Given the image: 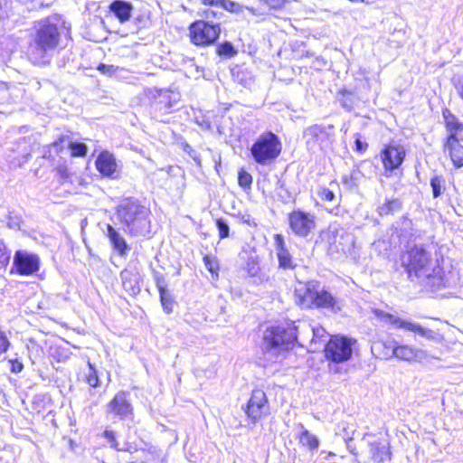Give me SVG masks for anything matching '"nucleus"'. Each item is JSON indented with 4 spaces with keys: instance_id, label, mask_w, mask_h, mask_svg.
<instances>
[{
    "instance_id": "f257e3e1",
    "label": "nucleus",
    "mask_w": 463,
    "mask_h": 463,
    "mask_svg": "<svg viewBox=\"0 0 463 463\" xmlns=\"http://www.w3.org/2000/svg\"><path fill=\"white\" fill-rule=\"evenodd\" d=\"M63 22L58 15H51L38 21L29 45L28 56L36 65L51 62L60 43Z\"/></svg>"
},
{
    "instance_id": "f03ea898",
    "label": "nucleus",
    "mask_w": 463,
    "mask_h": 463,
    "mask_svg": "<svg viewBox=\"0 0 463 463\" xmlns=\"http://www.w3.org/2000/svg\"><path fill=\"white\" fill-rule=\"evenodd\" d=\"M410 279H417L431 288L443 285L442 269L422 245L409 246L401 257Z\"/></svg>"
},
{
    "instance_id": "7ed1b4c3",
    "label": "nucleus",
    "mask_w": 463,
    "mask_h": 463,
    "mask_svg": "<svg viewBox=\"0 0 463 463\" xmlns=\"http://www.w3.org/2000/svg\"><path fill=\"white\" fill-rule=\"evenodd\" d=\"M116 213L130 236L146 237L150 234V210L137 200L133 198L122 200L117 206Z\"/></svg>"
},
{
    "instance_id": "20e7f679",
    "label": "nucleus",
    "mask_w": 463,
    "mask_h": 463,
    "mask_svg": "<svg viewBox=\"0 0 463 463\" xmlns=\"http://www.w3.org/2000/svg\"><path fill=\"white\" fill-rule=\"evenodd\" d=\"M297 331L295 322L267 327L262 336V350L271 356H278L295 344L298 338Z\"/></svg>"
},
{
    "instance_id": "39448f33",
    "label": "nucleus",
    "mask_w": 463,
    "mask_h": 463,
    "mask_svg": "<svg viewBox=\"0 0 463 463\" xmlns=\"http://www.w3.org/2000/svg\"><path fill=\"white\" fill-rule=\"evenodd\" d=\"M282 149L279 137L270 132H263L256 139L250 148V153L256 163L266 165L273 162Z\"/></svg>"
},
{
    "instance_id": "423d86ee",
    "label": "nucleus",
    "mask_w": 463,
    "mask_h": 463,
    "mask_svg": "<svg viewBox=\"0 0 463 463\" xmlns=\"http://www.w3.org/2000/svg\"><path fill=\"white\" fill-rule=\"evenodd\" d=\"M221 33L218 24L198 20L189 26L191 42L197 46H207L215 43Z\"/></svg>"
},
{
    "instance_id": "0eeeda50",
    "label": "nucleus",
    "mask_w": 463,
    "mask_h": 463,
    "mask_svg": "<svg viewBox=\"0 0 463 463\" xmlns=\"http://www.w3.org/2000/svg\"><path fill=\"white\" fill-rule=\"evenodd\" d=\"M297 295L299 298V304L306 308L309 307H323L328 309H335L336 301L333 295L325 289H315L307 286L303 294H300L301 290H296Z\"/></svg>"
},
{
    "instance_id": "6e6552de",
    "label": "nucleus",
    "mask_w": 463,
    "mask_h": 463,
    "mask_svg": "<svg viewBox=\"0 0 463 463\" xmlns=\"http://www.w3.org/2000/svg\"><path fill=\"white\" fill-rule=\"evenodd\" d=\"M354 343V340L345 336H332L325 347L326 357L335 363L345 362L352 356Z\"/></svg>"
},
{
    "instance_id": "1a4fd4ad",
    "label": "nucleus",
    "mask_w": 463,
    "mask_h": 463,
    "mask_svg": "<svg viewBox=\"0 0 463 463\" xmlns=\"http://www.w3.org/2000/svg\"><path fill=\"white\" fill-rule=\"evenodd\" d=\"M388 345V352L384 354L385 358L396 357L403 361L419 363H422L429 358L428 353L422 349L411 345H399L397 342H389Z\"/></svg>"
},
{
    "instance_id": "9d476101",
    "label": "nucleus",
    "mask_w": 463,
    "mask_h": 463,
    "mask_svg": "<svg viewBox=\"0 0 463 463\" xmlns=\"http://www.w3.org/2000/svg\"><path fill=\"white\" fill-rule=\"evenodd\" d=\"M151 107L160 115L171 113L180 100V93L170 90H156Z\"/></svg>"
},
{
    "instance_id": "9b49d317",
    "label": "nucleus",
    "mask_w": 463,
    "mask_h": 463,
    "mask_svg": "<svg viewBox=\"0 0 463 463\" xmlns=\"http://www.w3.org/2000/svg\"><path fill=\"white\" fill-rule=\"evenodd\" d=\"M291 231L299 237H307L316 228V218L313 214L296 210L288 215Z\"/></svg>"
},
{
    "instance_id": "f8f14e48",
    "label": "nucleus",
    "mask_w": 463,
    "mask_h": 463,
    "mask_svg": "<svg viewBox=\"0 0 463 463\" xmlns=\"http://www.w3.org/2000/svg\"><path fill=\"white\" fill-rule=\"evenodd\" d=\"M374 313L377 317H379L380 319L383 320L386 323H390L396 328H402L407 331L417 333L418 335L427 339L434 338L435 333L432 330L422 327L420 325L417 323L402 319L398 317L385 313L384 311L382 310H375Z\"/></svg>"
},
{
    "instance_id": "ddd939ff",
    "label": "nucleus",
    "mask_w": 463,
    "mask_h": 463,
    "mask_svg": "<svg viewBox=\"0 0 463 463\" xmlns=\"http://www.w3.org/2000/svg\"><path fill=\"white\" fill-rule=\"evenodd\" d=\"M329 244L336 251L347 253L354 246V236L347 230L339 225H331L329 227Z\"/></svg>"
},
{
    "instance_id": "4468645a",
    "label": "nucleus",
    "mask_w": 463,
    "mask_h": 463,
    "mask_svg": "<svg viewBox=\"0 0 463 463\" xmlns=\"http://www.w3.org/2000/svg\"><path fill=\"white\" fill-rule=\"evenodd\" d=\"M269 402L266 393L260 389L252 391L251 396L247 403L245 412L253 421L260 420L269 414Z\"/></svg>"
},
{
    "instance_id": "2eb2a0df",
    "label": "nucleus",
    "mask_w": 463,
    "mask_h": 463,
    "mask_svg": "<svg viewBox=\"0 0 463 463\" xmlns=\"http://www.w3.org/2000/svg\"><path fill=\"white\" fill-rule=\"evenodd\" d=\"M405 150L400 145L390 144L381 152V160L385 171L392 172L398 169L404 161Z\"/></svg>"
},
{
    "instance_id": "dca6fc26",
    "label": "nucleus",
    "mask_w": 463,
    "mask_h": 463,
    "mask_svg": "<svg viewBox=\"0 0 463 463\" xmlns=\"http://www.w3.org/2000/svg\"><path fill=\"white\" fill-rule=\"evenodd\" d=\"M14 264L19 274L31 275L39 269L40 260L36 254L17 250L14 257Z\"/></svg>"
},
{
    "instance_id": "f3484780",
    "label": "nucleus",
    "mask_w": 463,
    "mask_h": 463,
    "mask_svg": "<svg viewBox=\"0 0 463 463\" xmlns=\"http://www.w3.org/2000/svg\"><path fill=\"white\" fill-rule=\"evenodd\" d=\"M107 413L118 416L122 420L131 415L132 407L127 400L125 392H119L114 396L107 406Z\"/></svg>"
},
{
    "instance_id": "a211bd4d",
    "label": "nucleus",
    "mask_w": 463,
    "mask_h": 463,
    "mask_svg": "<svg viewBox=\"0 0 463 463\" xmlns=\"http://www.w3.org/2000/svg\"><path fill=\"white\" fill-rule=\"evenodd\" d=\"M333 128V126H323V125H313L308 127L304 131V137L306 138L307 144L313 147L316 146H321V144L329 138V130Z\"/></svg>"
},
{
    "instance_id": "6ab92c4d",
    "label": "nucleus",
    "mask_w": 463,
    "mask_h": 463,
    "mask_svg": "<svg viewBox=\"0 0 463 463\" xmlns=\"http://www.w3.org/2000/svg\"><path fill=\"white\" fill-rule=\"evenodd\" d=\"M98 171L106 177L115 178L118 170V164L115 156L108 152H101L95 162Z\"/></svg>"
},
{
    "instance_id": "aec40b11",
    "label": "nucleus",
    "mask_w": 463,
    "mask_h": 463,
    "mask_svg": "<svg viewBox=\"0 0 463 463\" xmlns=\"http://www.w3.org/2000/svg\"><path fill=\"white\" fill-rule=\"evenodd\" d=\"M274 241L279 268L283 269H294L297 264L286 247L283 236L276 234Z\"/></svg>"
},
{
    "instance_id": "412c9836",
    "label": "nucleus",
    "mask_w": 463,
    "mask_h": 463,
    "mask_svg": "<svg viewBox=\"0 0 463 463\" xmlns=\"http://www.w3.org/2000/svg\"><path fill=\"white\" fill-rule=\"evenodd\" d=\"M445 151L448 152L456 167L463 166V145L455 134H449L445 144Z\"/></svg>"
},
{
    "instance_id": "4be33fe9",
    "label": "nucleus",
    "mask_w": 463,
    "mask_h": 463,
    "mask_svg": "<svg viewBox=\"0 0 463 463\" xmlns=\"http://www.w3.org/2000/svg\"><path fill=\"white\" fill-rule=\"evenodd\" d=\"M107 236L114 250H116L119 256H126L130 250L124 237L110 224H107Z\"/></svg>"
},
{
    "instance_id": "5701e85b",
    "label": "nucleus",
    "mask_w": 463,
    "mask_h": 463,
    "mask_svg": "<svg viewBox=\"0 0 463 463\" xmlns=\"http://www.w3.org/2000/svg\"><path fill=\"white\" fill-rule=\"evenodd\" d=\"M371 458L375 463H383L390 459L388 444L383 440L369 442Z\"/></svg>"
},
{
    "instance_id": "b1692460",
    "label": "nucleus",
    "mask_w": 463,
    "mask_h": 463,
    "mask_svg": "<svg viewBox=\"0 0 463 463\" xmlns=\"http://www.w3.org/2000/svg\"><path fill=\"white\" fill-rule=\"evenodd\" d=\"M111 13L119 20L120 23L128 21L131 17L133 6L130 3L122 0H115L110 4Z\"/></svg>"
},
{
    "instance_id": "393cba45",
    "label": "nucleus",
    "mask_w": 463,
    "mask_h": 463,
    "mask_svg": "<svg viewBox=\"0 0 463 463\" xmlns=\"http://www.w3.org/2000/svg\"><path fill=\"white\" fill-rule=\"evenodd\" d=\"M201 1L203 5H210L211 7L214 8L213 10L205 11V15L207 18H209L210 14L215 16L220 10H228V11H232V12L237 11L236 7L238 6V5L232 1H229V0H201Z\"/></svg>"
},
{
    "instance_id": "a878e982",
    "label": "nucleus",
    "mask_w": 463,
    "mask_h": 463,
    "mask_svg": "<svg viewBox=\"0 0 463 463\" xmlns=\"http://www.w3.org/2000/svg\"><path fill=\"white\" fill-rule=\"evenodd\" d=\"M300 429L301 431L298 436L300 444L310 450L317 449L320 443L318 438L306 430L302 424H300Z\"/></svg>"
},
{
    "instance_id": "bb28decb",
    "label": "nucleus",
    "mask_w": 463,
    "mask_h": 463,
    "mask_svg": "<svg viewBox=\"0 0 463 463\" xmlns=\"http://www.w3.org/2000/svg\"><path fill=\"white\" fill-rule=\"evenodd\" d=\"M402 202L395 199H386V201L378 206L377 212L381 216L393 214L402 209Z\"/></svg>"
},
{
    "instance_id": "cd10ccee",
    "label": "nucleus",
    "mask_w": 463,
    "mask_h": 463,
    "mask_svg": "<svg viewBox=\"0 0 463 463\" xmlns=\"http://www.w3.org/2000/svg\"><path fill=\"white\" fill-rule=\"evenodd\" d=\"M443 115L449 134H455V137H457L460 132L463 131V125L459 123L457 118L450 114L449 111H444Z\"/></svg>"
},
{
    "instance_id": "c85d7f7f",
    "label": "nucleus",
    "mask_w": 463,
    "mask_h": 463,
    "mask_svg": "<svg viewBox=\"0 0 463 463\" xmlns=\"http://www.w3.org/2000/svg\"><path fill=\"white\" fill-rule=\"evenodd\" d=\"M122 284L124 288L128 290H132L134 293L138 291V287L137 285L138 284V276L137 274H133L128 270H124L120 274Z\"/></svg>"
},
{
    "instance_id": "c756f323",
    "label": "nucleus",
    "mask_w": 463,
    "mask_h": 463,
    "mask_svg": "<svg viewBox=\"0 0 463 463\" xmlns=\"http://www.w3.org/2000/svg\"><path fill=\"white\" fill-rule=\"evenodd\" d=\"M65 141H66L65 137H59L56 141H54L53 143H52L50 145L48 151L44 152L43 157L48 158V159L53 158L52 153H54L55 155H58L61 151H62L64 148Z\"/></svg>"
},
{
    "instance_id": "7c9ffc66",
    "label": "nucleus",
    "mask_w": 463,
    "mask_h": 463,
    "mask_svg": "<svg viewBox=\"0 0 463 463\" xmlns=\"http://www.w3.org/2000/svg\"><path fill=\"white\" fill-rule=\"evenodd\" d=\"M337 99L345 109L350 110L353 108L354 97L352 92L346 90H340L337 94Z\"/></svg>"
},
{
    "instance_id": "2f4dec72",
    "label": "nucleus",
    "mask_w": 463,
    "mask_h": 463,
    "mask_svg": "<svg viewBox=\"0 0 463 463\" xmlns=\"http://www.w3.org/2000/svg\"><path fill=\"white\" fill-rule=\"evenodd\" d=\"M205 268L212 273L213 277L218 278L219 263L214 257L206 255L203 257Z\"/></svg>"
},
{
    "instance_id": "473e14b6",
    "label": "nucleus",
    "mask_w": 463,
    "mask_h": 463,
    "mask_svg": "<svg viewBox=\"0 0 463 463\" xmlns=\"http://www.w3.org/2000/svg\"><path fill=\"white\" fill-rule=\"evenodd\" d=\"M104 436L107 439V440L109 442L110 446L112 448H114L115 449H117L118 451H125V450L128 449V445L127 444L124 443V444L120 445L117 441L116 435H115L114 431H112V430H105Z\"/></svg>"
},
{
    "instance_id": "72a5a7b5",
    "label": "nucleus",
    "mask_w": 463,
    "mask_h": 463,
    "mask_svg": "<svg viewBox=\"0 0 463 463\" xmlns=\"http://www.w3.org/2000/svg\"><path fill=\"white\" fill-rule=\"evenodd\" d=\"M68 146L73 156H84L87 154V146L84 143L69 142Z\"/></svg>"
},
{
    "instance_id": "f704fd0d",
    "label": "nucleus",
    "mask_w": 463,
    "mask_h": 463,
    "mask_svg": "<svg viewBox=\"0 0 463 463\" xmlns=\"http://www.w3.org/2000/svg\"><path fill=\"white\" fill-rule=\"evenodd\" d=\"M443 184L444 180L441 176L435 175L430 179V186L434 198H437L441 194Z\"/></svg>"
},
{
    "instance_id": "c9c22d12",
    "label": "nucleus",
    "mask_w": 463,
    "mask_h": 463,
    "mask_svg": "<svg viewBox=\"0 0 463 463\" xmlns=\"http://www.w3.org/2000/svg\"><path fill=\"white\" fill-rule=\"evenodd\" d=\"M358 172L354 170L348 175L342 176V182L348 189H353L357 186Z\"/></svg>"
},
{
    "instance_id": "e433bc0d",
    "label": "nucleus",
    "mask_w": 463,
    "mask_h": 463,
    "mask_svg": "<svg viewBox=\"0 0 463 463\" xmlns=\"http://www.w3.org/2000/svg\"><path fill=\"white\" fill-rule=\"evenodd\" d=\"M89 364V370L85 373L86 382L91 387H97L99 385V377L97 374V371L92 365L91 363H88Z\"/></svg>"
},
{
    "instance_id": "4c0bfd02",
    "label": "nucleus",
    "mask_w": 463,
    "mask_h": 463,
    "mask_svg": "<svg viewBox=\"0 0 463 463\" xmlns=\"http://www.w3.org/2000/svg\"><path fill=\"white\" fill-rule=\"evenodd\" d=\"M159 295H160V300H161V304L164 307V310L167 314H170L173 311V305H174V301H173L171 295L169 294V292L167 290L159 293Z\"/></svg>"
},
{
    "instance_id": "58836bf2",
    "label": "nucleus",
    "mask_w": 463,
    "mask_h": 463,
    "mask_svg": "<svg viewBox=\"0 0 463 463\" xmlns=\"http://www.w3.org/2000/svg\"><path fill=\"white\" fill-rule=\"evenodd\" d=\"M238 183L243 189L250 188L252 183V176L250 174L243 169H241L238 174Z\"/></svg>"
},
{
    "instance_id": "ea45409f",
    "label": "nucleus",
    "mask_w": 463,
    "mask_h": 463,
    "mask_svg": "<svg viewBox=\"0 0 463 463\" xmlns=\"http://www.w3.org/2000/svg\"><path fill=\"white\" fill-rule=\"evenodd\" d=\"M217 53L220 56H226V57H232L236 53L233 45L229 43L225 42L217 47Z\"/></svg>"
},
{
    "instance_id": "a19ab883",
    "label": "nucleus",
    "mask_w": 463,
    "mask_h": 463,
    "mask_svg": "<svg viewBox=\"0 0 463 463\" xmlns=\"http://www.w3.org/2000/svg\"><path fill=\"white\" fill-rule=\"evenodd\" d=\"M10 260V251L5 242L0 239V269L5 268Z\"/></svg>"
},
{
    "instance_id": "79ce46f5",
    "label": "nucleus",
    "mask_w": 463,
    "mask_h": 463,
    "mask_svg": "<svg viewBox=\"0 0 463 463\" xmlns=\"http://www.w3.org/2000/svg\"><path fill=\"white\" fill-rule=\"evenodd\" d=\"M22 223V217L14 212H9L7 226L10 229L19 230Z\"/></svg>"
},
{
    "instance_id": "37998d69",
    "label": "nucleus",
    "mask_w": 463,
    "mask_h": 463,
    "mask_svg": "<svg viewBox=\"0 0 463 463\" xmlns=\"http://www.w3.org/2000/svg\"><path fill=\"white\" fill-rule=\"evenodd\" d=\"M216 225L219 231V236L221 239H224L229 236V225L223 219H217Z\"/></svg>"
},
{
    "instance_id": "c03bdc74",
    "label": "nucleus",
    "mask_w": 463,
    "mask_h": 463,
    "mask_svg": "<svg viewBox=\"0 0 463 463\" xmlns=\"http://www.w3.org/2000/svg\"><path fill=\"white\" fill-rule=\"evenodd\" d=\"M154 280H155L156 286L159 293L167 290L166 289V286L167 285H166L165 277H164V275L162 273L155 272L154 273Z\"/></svg>"
},
{
    "instance_id": "a18cd8bd",
    "label": "nucleus",
    "mask_w": 463,
    "mask_h": 463,
    "mask_svg": "<svg viewBox=\"0 0 463 463\" xmlns=\"http://www.w3.org/2000/svg\"><path fill=\"white\" fill-rule=\"evenodd\" d=\"M312 331H313L312 341H314L315 343L326 342V332L325 328H323L322 326H317V327H314L312 329Z\"/></svg>"
},
{
    "instance_id": "49530a36",
    "label": "nucleus",
    "mask_w": 463,
    "mask_h": 463,
    "mask_svg": "<svg viewBox=\"0 0 463 463\" xmlns=\"http://www.w3.org/2000/svg\"><path fill=\"white\" fill-rule=\"evenodd\" d=\"M317 195L322 201L326 202H332L335 199L334 192L326 187H321L317 192Z\"/></svg>"
},
{
    "instance_id": "de8ad7c7",
    "label": "nucleus",
    "mask_w": 463,
    "mask_h": 463,
    "mask_svg": "<svg viewBox=\"0 0 463 463\" xmlns=\"http://www.w3.org/2000/svg\"><path fill=\"white\" fill-rule=\"evenodd\" d=\"M11 345L8 336L4 331L0 330V355L6 353Z\"/></svg>"
},
{
    "instance_id": "09e8293b",
    "label": "nucleus",
    "mask_w": 463,
    "mask_h": 463,
    "mask_svg": "<svg viewBox=\"0 0 463 463\" xmlns=\"http://www.w3.org/2000/svg\"><path fill=\"white\" fill-rule=\"evenodd\" d=\"M389 342H395V341L393 339H388L385 341L377 342L373 345L372 349L373 352H379L381 349H383V358L386 359L384 357V354L386 352H388V345H389L388 343Z\"/></svg>"
},
{
    "instance_id": "8fccbe9b",
    "label": "nucleus",
    "mask_w": 463,
    "mask_h": 463,
    "mask_svg": "<svg viewBox=\"0 0 463 463\" xmlns=\"http://www.w3.org/2000/svg\"><path fill=\"white\" fill-rule=\"evenodd\" d=\"M267 5H269L272 9H279L283 7L287 3L290 2V0H261Z\"/></svg>"
},
{
    "instance_id": "3c124183",
    "label": "nucleus",
    "mask_w": 463,
    "mask_h": 463,
    "mask_svg": "<svg viewBox=\"0 0 463 463\" xmlns=\"http://www.w3.org/2000/svg\"><path fill=\"white\" fill-rule=\"evenodd\" d=\"M98 71H99L103 74L111 75L114 74L117 71V68L113 65H108L104 63H100L98 66Z\"/></svg>"
},
{
    "instance_id": "603ef678",
    "label": "nucleus",
    "mask_w": 463,
    "mask_h": 463,
    "mask_svg": "<svg viewBox=\"0 0 463 463\" xmlns=\"http://www.w3.org/2000/svg\"><path fill=\"white\" fill-rule=\"evenodd\" d=\"M354 144H355V149L356 151L360 152V153H363L365 151V149L367 148L368 145L366 143H364L361 138H360V136L357 134L356 135V138L354 140Z\"/></svg>"
},
{
    "instance_id": "864d4df0",
    "label": "nucleus",
    "mask_w": 463,
    "mask_h": 463,
    "mask_svg": "<svg viewBox=\"0 0 463 463\" xmlns=\"http://www.w3.org/2000/svg\"><path fill=\"white\" fill-rule=\"evenodd\" d=\"M11 371L13 373H20L24 369V364L18 360H11Z\"/></svg>"
},
{
    "instance_id": "5fc2aeb1",
    "label": "nucleus",
    "mask_w": 463,
    "mask_h": 463,
    "mask_svg": "<svg viewBox=\"0 0 463 463\" xmlns=\"http://www.w3.org/2000/svg\"><path fill=\"white\" fill-rule=\"evenodd\" d=\"M402 226L404 232H409L411 230L412 222L410 219L403 217L402 219Z\"/></svg>"
},
{
    "instance_id": "6e6d98bb",
    "label": "nucleus",
    "mask_w": 463,
    "mask_h": 463,
    "mask_svg": "<svg viewBox=\"0 0 463 463\" xmlns=\"http://www.w3.org/2000/svg\"><path fill=\"white\" fill-rule=\"evenodd\" d=\"M457 90H458V93L459 97L463 100V78L459 80Z\"/></svg>"
},
{
    "instance_id": "4d7b16f0",
    "label": "nucleus",
    "mask_w": 463,
    "mask_h": 463,
    "mask_svg": "<svg viewBox=\"0 0 463 463\" xmlns=\"http://www.w3.org/2000/svg\"><path fill=\"white\" fill-rule=\"evenodd\" d=\"M59 172H60L61 177H65V175H66V169H60Z\"/></svg>"
}]
</instances>
